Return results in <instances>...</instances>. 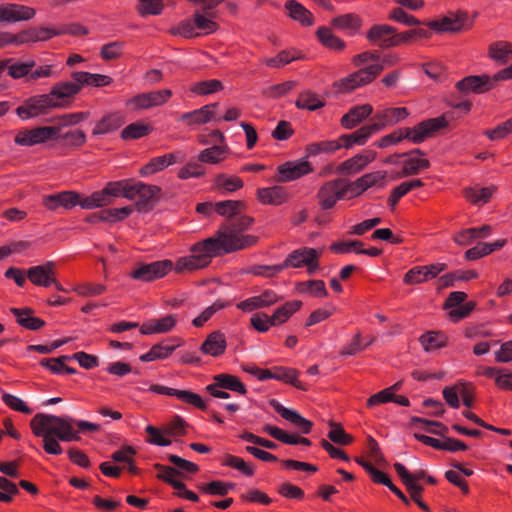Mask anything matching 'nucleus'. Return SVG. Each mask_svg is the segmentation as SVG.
Instances as JSON below:
<instances>
[{
	"label": "nucleus",
	"instance_id": "obj_59",
	"mask_svg": "<svg viewBox=\"0 0 512 512\" xmlns=\"http://www.w3.org/2000/svg\"><path fill=\"white\" fill-rule=\"evenodd\" d=\"M146 433L148 434L147 442L153 445L166 447L171 445V440L164 432V428L161 430L152 425H148L145 428Z\"/></svg>",
	"mask_w": 512,
	"mask_h": 512
},
{
	"label": "nucleus",
	"instance_id": "obj_3",
	"mask_svg": "<svg viewBox=\"0 0 512 512\" xmlns=\"http://www.w3.org/2000/svg\"><path fill=\"white\" fill-rule=\"evenodd\" d=\"M448 120L445 115L435 118H429L417 123L413 127H401L390 134L383 136L375 145L378 148H386L400 143L403 140H409L414 144H420L428 138H432L443 128L448 126Z\"/></svg>",
	"mask_w": 512,
	"mask_h": 512
},
{
	"label": "nucleus",
	"instance_id": "obj_39",
	"mask_svg": "<svg viewBox=\"0 0 512 512\" xmlns=\"http://www.w3.org/2000/svg\"><path fill=\"white\" fill-rule=\"evenodd\" d=\"M316 36L319 42L328 49L342 51L346 47L345 42L333 34L332 30L328 27H319L316 31Z\"/></svg>",
	"mask_w": 512,
	"mask_h": 512
},
{
	"label": "nucleus",
	"instance_id": "obj_45",
	"mask_svg": "<svg viewBox=\"0 0 512 512\" xmlns=\"http://www.w3.org/2000/svg\"><path fill=\"white\" fill-rule=\"evenodd\" d=\"M244 183L241 178L235 175L219 174L215 177V188L234 192L242 189Z\"/></svg>",
	"mask_w": 512,
	"mask_h": 512
},
{
	"label": "nucleus",
	"instance_id": "obj_16",
	"mask_svg": "<svg viewBox=\"0 0 512 512\" xmlns=\"http://www.w3.org/2000/svg\"><path fill=\"white\" fill-rule=\"evenodd\" d=\"M313 171L307 160L287 161L277 167L275 180L277 182H290L297 180Z\"/></svg>",
	"mask_w": 512,
	"mask_h": 512
},
{
	"label": "nucleus",
	"instance_id": "obj_14",
	"mask_svg": "<svg viewBox=\"0 0 512 512\" xmlns=\"http://www.w3.org/2000/svg\"><path fill=\"white\" fill-rule=\"evenodd\" d=\"M172 267L173 263L170 260L155 261L149 264H139L130 272V277L135 280L150 282L164 277Z\"/></svg>",
	"mask_w": 512,
	"mask_h": 512
},
{
	"label": "nucleus",
	"instance_id": "obj_32",
	"mask_svg": "<svg viewBox=\"0 0 512 512\" xmlns=\"http://www.w3.org/2000/svg\"><path fill=\"white\" fill-rule=\"evenodd\" d=\"M124 124V117L120 112H113L103 116L92 130L94 136L110 133Z\"/></svg>",
	"mask_w": 512,
	"mask_h": 512
},
{
	"label": "nucleus",
	"instance_id": "obj_51",
	"mask_svg": "<svg viewBox=\"0 0 512 512\" xmlns=\"http://www.w3.org/2000/svg\"><path fill=\"white\" fill-rule=\"evenodd\" d=\"M164 9L162 0H138L136 6L137 13L146 17L148 15H160Z\"/></svg>",
	"mask_w": 512,
	"mask_h": 512
},
{
	"label": "nucleus",
	"instance_id": "obj_21",
	"mask_svg": "<svg viewBox=\"0 0 512 512\" xmlns=\"http://www.w3.org/2000/svg\"><path fill=\"white\" fill-rule=\"evenodd\" d=\"M184 160L185 155L181 151H175L162 156L154 157L140 169L139 173L142 176L152 175L175 163H182Z\"/></svg>",
	"mask_w": 512,
	"mask_h": 512
},
{
	"label": "nucleus",
	"instance_id": "obj_2",
	"mask_svg": "<svg viewBox=\"0 0 512 512\" xmlns=\"http://www.w3.org/2000/svg\"><path fill=\"white\" fill-rule=\"evenodd\" d=\"M72 417L36 414L30 421L33 434L42 437L43 449L51 455H60L63 450L59 441H79L80 436L71 426Z\"/></svg>",
	"mask_w": 512,
	"mask_h": 512
},
{
	"label": "nucleus",
	"instance_id": "obj_29",
	"mask_svg": "<svg viewBox=\"0 0 512 512\" xmlns=\"http://www.w3.org/2000/svg\"><path fill=\"white\" fill-rule=\"evenodd\" d=\"M319 257V252L314 248H300L291 252L282 264L283 269L287 267L299 268L311 260H316Z\"/></svg>",
	"mask_w": 512,
	"mask_h": 512
},
{
	"label": "nucleus",
	"instance_id": "obj_11",
	"mask_svg": "<svg viewBox=\"0 0 512 512\" xmlns=\"http://www.w3.org/2000/svg\"><path fill=\"white\" fill-rule=\"evenodd\" d=\"M171 97L172 91L170 89L139 93L128 99L126 106L131 107L134 111L146 110L166 104Z\"/></svg>",
	"mask_w": 512,
	"mask_h": 512
},
{
	"label": "nucleus",
	"instance_id": "obj_17",
	"mask_svg": "<svg viewBox=\"0 0 512 512\" xmlns=\"http://www.w3.org/2000/svg\"><path fill=\"white\" fill-rule=\"evenodd\" d=\"M410 115L406 107H393L378 111L374 115L376 122L370 124L375 133L383 130L387 126H393Z\"/></svg>",
	"mask_w": 512,
	"mask_h": 512
},
{
	"label": "nucleus",
	"instance_id": "obj_41",
	"mask_svg": "<svg viewBox=\"0 0 512 512\" xmlns=\"http://www.w3.org/2000/svg\"><path fill=\"white\" fill-rule=\"evenodd\" d=\"M331 25L339 30H350L357 32L362 26V19L354 13H347L331 20Z\"/></svg>",
	"mask_w": 512,
	"mask_h": 512
},
{
	"label": "nucleus",
	"instance_id": "obj_4",
	"mask_svg": "<svg viewBox=\"0 0 512 512\" xmlns=\"http://www.w3.org/2000/svg\"><path fill=\"white\" fill-rule=\"evenodd\" d=\"M392 180H395L393 173L378 170L366 173L355 181L345 178L328 181L322 186L320 192H365L370 188L384 189Z\"/></svg>",
	"mask_w": 512,
	"mask_h": 512
},
{
	"label": "nucleus",
	"instance_id": "obj_63",
	"mask_svg": "<svg viewBox=\"0 0 512 512\" xmlns=\"http://www.w3.org/2000/svg\"><path fill=\"white\" fill-rule=\"evenodd\" d=\"M295 81H286L280 84L271 85L263 90V95L268 98H279L286 95L296 87Z\"/></svg>",
	"mask_w": 512,
	"mask_h": 512
},
{
	"label": "nucleus",
	"instance_id": "obj_13",
	"mask_svg": "<svg viewBox=\"0 0 512 512\" xmlns=\"http://www.w3.org/2000/svg\"><path fill=\"white\" fill-rule=\"evenodd\" d=\"M60 132L59 126H44L19 131L14 141L21 146H33L52 139Z\"/></svg>",
	"mask_w": 512,
	"mask_h": 512
},
{
	"label": "nucleus",
	"instance_id": "obj_44",
	"mask_svg": "<svg viewBox=\"0 0 512 512\" xmlns=\"http://www.w3.org/2000/svg\"><path fill=\"white\" fill-rule=\"evenodd\" d=\"M214 381L217 383V386H220L222 389L231 390L240 394H246L247 392L245 385L234 375L218 374L214 376Z\"/></svg>",
	"mask_w": 512,
	"mask_h": 512
},
{
	"label": "nucleus",
	"instance_id": "obj_12",
	"mask_svg": "<svg viewBox=\"0 0 512 512\" xmlns=\"http://www.w3.org/2000/svg\"><path fill=\"white\" fill-rule=\"evenodd\" d=\"M367 40L382 49L398 46V31L388 24H375L366 33Z\"/></svg>",
	"mask_w": 512,
	"mask_h": 512
},
{
	"label": "nucleus",
	"instance_id": "obj_19",
	"mask_svg": "<svg viewBox=\"0 0 512 512\" xmlns=\"http://www.w3.org/2000/svg\"><path fill=\"white\" fill-rule=\"evenodd\" d=\"M243 207V202L240 200H224L218 202H203L197 204L196 210L200 214L211 215L213 212L221 216H231L239 213Z\"/></svg>",
	"mask_w": 512,
	"mask_h": 512
},
{
	"label": "nucleus",
	"instance_id": "obj_34",
	"mask_svg": "<svg viewBox=\"0 0 512 512\" xmlns=\"http://www.w3.org/2000/svg\"><path fill=\"white\" fill-rule=\"evenodd\" d=\"M285 8L289 12V17L299 22L302 26L309 27L314 24L313 14L298 1H286Z\"/></svg>",
	"mask_w": 512,
	"mask_h": 512
},
{
	"label": "nucleus",
	"instance_id": "obj_1",
	"mask_svg": "<svg viewBox=\"0 0 512 512\" xmlns=\"http://www.w3.org/2000/svg\"><path fill=\"white\" fill-rule=\"evenodd\" d=\"M244 208L243 203L239 213L227 216L231 219L228 225L221 227L214 236L193 245L191 255L179 258L175 270L182 273L202 269L207 267L216 256L254 245L257 237L240 233L248 229L253 222L251 217L243 214Z\"/></svg>",
	"mask_w": 512,
	"mask_h": 512
},
{
	"label": "nucleus",
	"instance_id": "obj_47",
	"mask_svg": "<svg viewBox=\"0 0 512 512\" xmlns=\"http://www.w3.org/2000/svg\"><path fill=\"white\" fill-rule=\"evenodd\" d=\"M152 131V128L141 122H134L127 125L121 131V138L123 140L139 139L147 136Z\"/></svg>",
	"mask_w": 512,
	"mask_h": 512
},
{
	"label": "nucleus",
	"instance_id": "obj_23",
	"mask_svg": "<svg viewBox=\"0 0 512 512\" xmlns=\"http://www.w3.org/2000/svg\"><path fill=\"white\" fill-rule=\"evenodd\" d=\"M161 192V188L155 185H146L135 179L111 181L100 192Z\"/></svg>",
	"mask_w": 512,
	"mask_h": 512
},
{
	"label": "nucleus",
	"instance_id": "obj_48",
	"mask_svg": "<svg viewBox=\"0 0 512 512\" xmlns=\"http://www.w3.org/2000/svg\"><path fill=\"white\" fill-rule=\"evenodd\" d=\"M300 53L296 54L295 51L282 50L275 57L267 58L264 63L268 67L281 68L294 60L301 59Z\"/></svg>",
	"mask_w": 512,
	"mask_h": 512
},
{
	"label": "nucleus",
	"instance_id": "obj_64",
	"mask_svg": "<svg viewBox=\"0 0 512 512\" xmlns=\"http://www.w3.org/2000/svg\"><path fill=\"white\" fill-rule=\"evenodd\" d=\"M420 341L426 351H432L445 344V337L437 332H428L421 336Z\"/></svg>",
	"mask_w": 512,
	"mask_h": 512
},
{
	"label": "nucleus",
	"instance_id": "obj_28",
	"mask_svg": "<svg viewBox=\"0 0 512 512\" xmlns=\"http://www.w3.org/2000/svg\"><path fill=\"white\" fill-rule=\"evenodd\" d=\"M177 323V315L169 314L162 318L150 319L142 324L140 332L143 335L158 333H167L171 331Z\"/></svg>",
	"mask_w": 512,
	"mask_h": 512
},
{
	"label": "nucleus",
	"instance_id": "obj_46",
	"mask_svg": "<svg viewBox=\"0 0 512 512\" xmlns=\"http://www.w3.org/2000/svg\"><path fill=\"white\" fill-rule=\"evenodd\" d=\"M224 89L223 83L217 79H210L205 81L196 82L190 87V92L196 95H209L222 91Z\"/></svg>",
	"mask_w": 512,
	"mask_h": 512
},
{
	"label": "nucleus",
	"instance_id": "obj_27",
	"mask_svg": "<svg viewBox=\"0 0 512 512\" xmlns=\"http://www.w3.org/2000/svg\"><path fill=\"white\" fill-rule=\"evenodd\" d=\"M374 128L369 125H364L359 129L349 134H343L338 138L339 148L351 149L355 145L363 146L367 143L372 134L375 133Z\"/></svg>",
	"mask_w": 512,
	"mask_h": 512
},
{
	"label": "nucleus",
	"instance_id": "obj_26",
	"mask_svg": "<svg viewBox=\"0 0 512 512\" xmlns=\"http://www.w3.org/2000/svg\"><path fill=\"white\" fill-rule=\"evenodd\" d=\"M280 300V297L272 290H265L262 294L250 297L237 304V308L243 312H252L254 310L269 307Z\"/></svg>",
	"mask_w": 512,
	"mask_h": 512
},
{
	"label": "nucleus",
	"instance_id": "obj_43",
	"mask_svg": "<svg viewBox=\"0 0 512 512\" xmlns=\"http://www.w3.org/2000/svg\"><path fill=\"white\" fill-rule=\"evenodd\" d=\"M298 372L292 368L286 367H275L271 370L270 379H275L279 381H283L285 383H289L294 387L306 390L305 386L297 379Z\"/></svg>",
	"mask_w": 512,
	"mask_h": 512
},
{
	"label": "nucleus",
	"instance_id": "obj_60",
	"mask_svg": "<svg viewBox=\"0 0 512 512\" xmlns=\"http://www.w3.org/2000/svg\"><path fill=\"white\" fill-rule=\"evenodd\" d=\"M173 396L178 398L179 400L191 404L201 410H206L207 406L200 395L191 392L189 390H178L175 389L173 392Z\"/></svg>",
	"mask_w": 512,
	"mask_h": 512
},
{
	"label": "nucleus",
	"instance_id": "obj_15",
	"mask_svg": "<svg viewBox=\"0 0 512 512\" xmlns=\"http://www.w3.org/2000/svg\"><path fill=\"white\" fill-rule=\"evenodd\" d=\"M27 278L37 286H54L59 291H64L62 285L55 278V263L48 261L43 265L30 267L27 270Z\"/></svg>",
	"mask_w": 512,
	"mask_h": 512
},
{
	"label": "nucleus",
	"instance_id": "obj_22",
	"mask_svg": "<svg viewBox=\"0 0 512 512\" xmlns=\"http://www.w3.org/2000/svg\"><path fill=\"white\" fill-rule=\"evenodd\" d=\"M377 157V153L374 150H365L345 161H343L338 167L337 172L341 174H355L373 162Z\"/></svg>",
	"mask_w": 512,
	"mask_h": 512
},
{
	"label": "nucleus",
	"instance_id": "obj_8",
	"mask_svg": "<svg viewBox=\"0 0 512 512\" xmlns=\"http://www.w3.org/2000/svg\"><path fill=\"white\" fill-rule=\"evenodd\" d=\"M64 107L61 102H55L50 93L31 96L16 108V114L23 120L45 115L53 109Z\"/></svg>",
	"mask_w": 512,
	"mask_h": 512
},
{
	"label": "nucleus",
	"instance_id": "obj_40",
	"mask_svg": "<svg viewBox=\"0 0 512 512\" xmlns=\"http://www.w3.org/2000/svg\"><path fill=\"white\" fill-rule=\"evenodd\" d=\"M302 306L299 300L288 301L282 306L278 307L271 316L272 325L278 326L286 322L293 313L298 311Z\"/></svg>",
	"mask_w": 512,
	"mask_h": 512
},
{
	"label": "nucleus",
	"instance_id": "obj_38",
	"mask_svg": "<svg viewBox=\"0 0 512 512\" xmlns=\"http://www.w3.org/2000/svg\"><path fill=\"white\" fill-rule=\"evenodd\" d=\"M488 56L501 64L507 63L512 58V43L496 41L489 45Z\"/></svg>",
	"mask_w": 512,
	"mask_h": 512
},
{
	"label": "nucleus",
	"instance_id": "obj_18",
	"mask_svg": "<svg viewBox=\"0 0 512 512\" xmlns=\"http://www.w3.org/2000/svg\"><path fill=\"white\" fill-rule=\"evenodd\" d=\"M269 403L282 418L290 422L300 433L309 434L311 432L313 423L296 410L284 407L276 399H271Z\"/></svg>",
	"mask_w": 512,
	"mask_h": 512
},
{
	"label": "nucleus",
	"instance_id": "obj_9",
	"mask_svg": "<svg viewBox=\"0 0 512 512\" xmlns=\"http://www.w3.org/2000/svg\"><path fill=\"white\" fill-rule=\"evenodd\" d=\"M429 29L437 33H459L471 28L472 23L468 22V13L464 10L449 12L448 15L439 20H431L424 23Z\"/></svg>",
	"mask_w": 512,
	"mask_h": 512
},
{
	"label": "nucleus",
	"instance_id": "obj_58",
	"mask_svg": "<svg viewBox=\"0 0 512 512\" xmlns=\"http://www.w3.org/2000/svg\"><path fill=\"white\" fill-rule=\"evenodd\" d=\"M53 139H62L66 141V144L73 148H80L86 143V134L83 130L77 129L68 131L64 134L59 133L53 137Z\"/></svg>",
	"mask_w": 512,
	"mask_h": 512
},
{
	"label": "nucleus",
	"instance_id": "obj_57",
	"mask_svg": "<svg viewBox=\"0 0 512 512\" xmlns=\"http://www.w3.org/2000/svg\"><path fill=\"white\" fill-rule=\"evenodd\" d=\"M478 276L474 270L462 271L458 270L454 273H448L440 277L439 281L443 287H449L454 285V281L458 280H470Z\"/></svg>",
	"mask_w": 512,
	"mask_h": 512
},
{
	"label": "nucleus",
	"instance_id": "obj_25",
	"mask_svg": "<svg viewBox=\"0 0 512 512\" xmlns=\"http://www.w3.org/2000/svg\"><path fill=\"white\" fill-rule=\"evenodd\" d=\"M373 112L370 104L357 105L349 109L340 119V125L346 130H352L365 121Z\"/></svg>",
	"mask_w": 512,
	"mask_h": 512
},
{
	"label": "nucleus",
	"instance_id": "obj_50",
	"mask_svg": "<svg viewBox=\"0 0 512 512\" xmlns=\"http://www.w3.org/2000/svg\"><path fill=\"white\" fill-rule=\"evenodd\" d=\"M432 33L423 28H413L404 32H398V46L409 45L418 39H429Z\"/></svg>",
	"mask_w": 512,
	"mask_h": 512
},
{
	"label": "nucleus",
	"instance_id": "obj_6",
	"mask_svg": "<svg viewBox=\"0 0 512 512\" xmlns=\"http://www.w3.org/2000/svg\"><path fill=\"white\" fill-rule=\"evenodd\" d=\"M130 201L133 202L132 206H125L122 208H114L102 210L99 213V219L102 221L115 222L122 220L129 216L133 210L145 213L150 211L159 201L158 194H123Z\"/></svg>",
	"mask_w": 512,
	"mask_h": 512
},
{
	"label": "nucleus",
	"instance_id": "obj_10",
	"mask_svg": "<svg viewBox=\"0 0 512 512\" xmlns=\"http://www.w3.org/2000/svg\"><path fill=\"white\" fill-rule=\"evenodd\" d=\"M383 69L384 66L381 64H373L360 69L339 81L337 84L339 91L348 92L360 86L369 84L383 71Z\"/></svg>",
	"mask_w": 512,
	"mask_h": 512
},
{
	"label": "nucleus",
	"instance_id": "obj_53",
	"mask_svg": "<svg viewBox=\"0 0 512 512\" xmlns=\"http://www.w3.org/2000/svg\"><path fill=\"white\" fill-rule=\"evenodd\" d=\"M388 19L398 22V23H401L408 27L424 25V23H425V22H421L420 20H418L412 14L407 13L401 7H396L394 9H392L390 11V13L388 14Z\"/></svg>",
	"mask_w": 512,
	"mask_h": 512
},
{
	"label": "nucleus",
	"instance_id": "obj_35",
	"mask_svg": "<svg viewBox=\"0 0 512 512\" xmlns=\"http://www.w3.org/2000/svg\"><path fill=\"white\" fill-rule=\"evenodd\" d=\"M72 79L83 86L104 87L113 83L112 77L104 74H93L90 72L76 71L71 74Z\"/></svg>",
	"mask_w": 512,
	"mask_h": 512
},
{
	"label": "nucleus",
	"instance_id": "obj_30",
	"mask_svg": "<svg viewBox=\"0 0 512 512\" xmlns=\"http://www.w3.org/2000/svg\"><path fill=\"white\" fill-rule=\"evenodd\" d=\"M81 89H82L81 83H79L75 80L63 81V82L55 83L52 86L49 93L55 102H61L63 104V101L65 99L74 97L75 95L79 94Z\"/></svg>",
	"mask_w": 512,
	"mask_h": 512
},
{
	"label": "nucleus",
	"instance_id": "obj_55",
	"mask_svg": "<svg viewBox=\"0 0 512 512\" xmlns=\"http://www.w3.org/2000/svg\"><path fill=\"white\" fill-rule=\"evenodd\" d=\"M35 61L29 60L27 62H17V63H9L7 66L8 75L13 79H20L23 77H28L30 80V73L33 67H35Z\"/></svg>",
	"mask_w": 512,
	"mask_h": 512
},
{
	"label": "nucleus",
	"instance_id": "obj_61",
	"mask_svg": "<svg viewBox=\"0 0 512 512\" xmlns=\"http://www.w3.org/2000/svg\"><path fill=\"white\" fill-rule=\"evenodd\" d=\"M173 396L178 398L179 400L191 404L201 410H206L207 406L200 395L191 392L189 390H178L175 389L173 392Z\"/></svg>",
	"mask_w": 512,
	"mask_h": 512
},
{
	"label": "nucleus",
	"instance_id": "obj_62",
	"mask_svg": "<svg viewBox=\"0 0 512 512\" xmlns=\"http://www.w3.org/2000/svg\"><path fill=\"white\" fill-rule=\"evenodd\" d=\"M490 140L496 141L512 134V117L497 125L494 129H487L483 132Z\"/></svg>",
	"mask_w": 512,
	"mask_h": 512
},
{
	"label": "nucleus",
	"instance_id": "obj_7",
	"mask_svg": "<svg viewBox=\"0 0 512 512\" xmlns=\"http://www.w3.org/2000/svg\"><path fill=\"white\" fill-rule=\"evenodd\" d=\"M508 79H512V64L492 77L487 74L467 76L456 83V88L464 93L483 94L495 88L499 81Z\"/></svg>",
	"mask_w": 512,
	"mask_h": 512
},
{
	"label": "nucleus",
	"instance_id": "obj_36",
	"mask_svg": "<svg viewBox=\"0 0 512 512\" xmlns=\"http://www.w3.org/2000/svg\"><path fill=\"white\" fill-rule=\"evenodd\" d=\"M10 311L16 317L17 323L26 329L38 330L45 324L42 319L32 316L31 309L11 308Z\"/></svg>",
	"mask_w": 512,
	"mask_h": 512
},
{
	"label": "nucleus",
	"instance_id": "obj_37",
	"mask_svg": "<svg viewBox=\"0 0 512 512\" xmlns=\"http://www.w3.org/2000/svg\"><path fill=\"white\" fill-rule=\"evenodd\" d=\"M295 106L298 109L315 111L323 108L325 102L319 98L316 92L308 89L299 93Z\"/></svg>",
	"mask_w": 512,
	"mask_h": 512
},
{
	"label": "nucleus",
	"instance_id": "obj_54",
	"mask_svg": "<svg viewBox=\"0 0 512 512\" xmlns=\"http://www.w3.org/2000/svg\"><path fill=\"white\" fill-rule=\"evenodd\" d=\"M176 346H168L163 344H156L145 354L140 356V360L143 362H150L157 359L167 358L174 350Z\"/></svg>",
	"mask_w": 512,
	"mask_h": 512
},
{
	"label": "nucleus",
	"instance_id": "obj_42",
	"mask_svg": "<svg viewBox=\"0 0 512 512\" xmlns=\"http://www.w3.org/2000/svg\"><path fill=\"white\" fill-rule=\"evenodd\" d=\"M227 153V146L214 145L202 150L198 155V160L202 163L215 165L225 160Z\"/></svg>",
	"mask_w": 512,
	"mask_h": 512
},
{
	"label": "nucleus",
	"instance_id": "obj_5",
	"mask_svg": "<svg viewBox=\"0 0 512 512\" xmlns=\"http://www.w3.org/2000/svg\"><path fill=\"white\" fill-rule=\"evenodd\" d=\"M113 194H49L43 198V204L50 210L59 207L71 209L77 205L83 209H94L110 203Z\"/></svg>",
	"mask_w": 512,
	"mask_h": 512
},
{
	"label": "nucleus",
	"instance_id": "obj_56",
	"mask_svg": "<svg viewBox=\"0 0 512 512\" xmlns=\"http://www.w3.org/2000/svg\"><path fill=\"white\" fill-rule=\"evenodd\" d=\"M123 47H124V42H122V41H113V42L104 44L101 47L100 56L105 61L119 59L123 55Z\"/></svg>",
	"mask_w": 512,
	"mask_h": 512
},
{
	"label": "nucleus",
	"instance_id": "obj_33",
	"mask_svg": "<svg viewBox=\"0 0 512 512\" xmlns=\"http://www.w3.org/2000/svg\"><path fill=\"white\" fill-rule=\"evenodd\" d=\"M226 349V339L220 331H214L209 334L202 343L200 350L207 355L218 357L224 353Z\"/></svg>",
	"mask_w": 512,
	"mask_h": 512
},
{
	"label": "nucleus",
	"instance_id": "obj_52",
	"mask_svg": "<svg viewBox=\"0 0 512 512\" xmlns=\"http://www.w3.org/2000/svg\"><path fill=\"white\" fill-rule=\"evenodd\" d=\"M297 289L300 293H309L315 297H325L328 295L325 283L322 280L300 282L297 285Z\"/></svg>",
	"mask_w": 512,
	"mask_h": 512
},
{
	"label": "nucleus",
	"instance_id": "obj_20",
	"mask_svg": "<svg viewBox=\"0 0 512 512\" xmlns=\"http://www.w3.org/2000/svg\"><path fill=\"white\" fill-rule=\"evenodd\" d=\"M406 154L408 158L403 161L401 171L393 173L395 179L417 174L430 166L429 160L423 158L425 153L422 150L414 149Z\"/></svg>",
	"mask_w": 512,
	"mask_h": 512
},
{
	"label": "nucleus",
	"instance_id": "obj_49",
	"mask_svg": "<svg viewBox=\"0 0 512 512\" xmlns=\"http://www.w3.org/2000/svg\"><path fill=\"white\" fill-rule=\"evenodd\" d=\"M340 150L338 139L314 142L306 146V152L310 156H316L321 153L331 154Z\"/></svg>",
	"mask_w": 512,
	"mask_h": 512
},
{
	"label": "nucleus",
	"instance_id": "obj_24",
	"mask_svg": "<svg viewBox=\"0 0 512 512\" xmlns=\"http://www.w3.org/2000/svg\"><path fill=\"white\" fill-rule=\"evenodd\" d=\"M35 15V9L29 6L20 4L0 5V21H27L32 19Z\"/></svg>",
	"mask_w": 512,
	"mask_h": 512
},
{
	"label": "nucleus",
	"instance_id": "obj_31",
	"mask_svg": "<svg viewBox=\"0 0 512 512\" xmlns=\"http://www.w3.org/2000/svg\"><path fill=\"white\" fill-rule=\"evenodd\" d=\"M218 103L205 105L200 109L187 112L181 115L180 120L186 122L188 125H201L208 123L215 118V112L211 108H216Z\"/></svg>",
	"mask_w": 512,
	"mask_h": 512
}]
</instances>
